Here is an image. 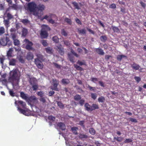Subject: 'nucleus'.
<instances>
[{"label": "nucleus", "mask_w": 146, "mask_h": 146, "mask_svg": "<svg viewBox=\"0 0 146 146\" xmlns=\"http://www.w3.org/2000/svg\"><path fill=\"white\" fill-rule=\"evenodd\" d=\"M27 8L31 12L33 13V14L35 15H37L38 13H36V9L37 5L35 2H31L29 3L27 5Z\"/></svg>", "instance_id": "nucleus-1"}, {"label": "nucleus", "mask_w": 146, "mask_h": 146, "mask_svg": "<svg viewBox=\"0 0 146 146\" xmlns=\"http://www.w3.org/2000/svg\"><path fill=\"white\" fill-rule=\"evenodd\" d=\"M50 28L48 26L44 25L42 27L40 33V36L42 38H46L48 36L47 31H50Z\"/></svg>", "instance_id": "nucleus-2"}, {"label": "nucleus", "mask_w": 146, "mask_h": 146, "mask_svg": "<svg viewBox=\"0 0 146 146\" xmlns=\"http://www.w3.org/2000/svg\"><path fill=\"white\" fill-rule=\"evenodd\" d=\"M24 41L26 44L25 47V49L29 50H34L33 47V43L32 42L30 41L28 39L26 38L24 40Z\"/></svg>", "instance_id": "nucleus-3"}, {"label": "nucleus", "mask_w": 146, "mask_h": 146, "mask_svg": "<svg viewBox=\"0 0 146 146\" xmlns=\"http://www.w3.org/2000/svg\"><path fill=\"white\" fill-rule=\"evenodd\" d=\"M9 42H11L9 38L7 36L5 38H1L0 41V46H5L8 44L9 45L8 43Z\"/></svg>", "instance_id": "nucleus-4"}, {"label": "nucleus", "mask_w": 146, "mask_h": 146, "mask_svg": "<svg viewBox=\"0 0 146 146\" xmlns=\"http://www.w3.org/2000/svg\"><path fill=\"white\" fill-rule=\"evenodd\" d=\"M18 76L17 71L16 70H13L10 73V76L9 78L10 80L14 81L17 79Z\"/></svg>", "instance_id": "nucleus-5"}, {"label": "nucleus", "mask_w": 146, "mask_h": 146, "mask_svg": "<svg viewBox=\"0 0 146 146\" xmlns=\"http://www.w3.org/2000/svg\"><path fill=\"white\" fill-rule=\"evenodd\" d=\"M53 82V88L52 89L55 91H58V89L57 88V86L59 84V81L57 80L56 79H53L52 80Z\"/></svg>", "instance_id": "nucleus-6"}, {"label": "nucleus", "mask_w": 146, "mask_h": 146, "mask_svg": "<svg viewBox=\"0 0 146 146\" xmlns=\"http://www.w3.org/2000/svg\"><path fill=\"white\" fill-rule=\"evenodd\" d=\"M56 17V16L55 15L52 14H49L48 15H46L45 16H44V17H41L40 19V20L41 21H43L44 19H45L46 20L48 21V20L49 19H48V18H49V19L51 18L52 17Z\"/></svg>", "instance_id": "nucleus-7"}, {"label": "nucleus", "mask_w": 146, "mask_h": 146, "mask_svg": "<svg viewBox=\"0 0 146 146\" xmlns=\"http://www.w3.org/2000/svg\"><path fill=\"white\" fill-rule=\"evenodd\" d=\"M56 47L57 48V50L61 55H63L64 53V48L62 47V45L61 44L58 45Z\"/></svg>", "instance_id": "nucleus-8"}, {"label": "nucleus", "mask_w": 146, "mask_h": 146, "mask_svg": "<svg viewBox=\"0 0 146 146\" xmlns=\"http://www.w3.org/2000/svg\"><path fill=\"white\" fill-rule=\"evenodd\" d=\"M34 58V55L31 52H29L27 53L26 56V58L28 60H32Z\"/></svg>", "instance_id": "nucleus-9"}, {"label": "nucleus", "mask_w": 146, "mask_h": 146, "mask_svg": "<svg viewBox=\"0 0 146 146\" xmlns=\"http://www.w3.org/2000/svg\"><path fill=\"white\" fill-rule=\"evenodd\" d=\"M45 8V7L44 5L43 4H40L37 6H36V9L38 10L41 11H44Z\"/></svg>", "instance_id": "nucleus-10"}, {"label": "nucleus", "mask_w": 146, "mask_h": 146, "mask_svg": "<svg viewBox=\"0 0 146 146\" xmlns=\"http://www.w3.org/2000/svg\"><path fill=\"white\" fill-rule=\"evenodd\" d=\"M57 125L59 127L60 129L62 130H64L66 128V126L62 122L58 123Z\"/></svg>", "instance_id": "nucleus-11"}, {"label": "nucleus", "mask_w": 146, "mask_h": 146, "mask_svg": "<svg viewBox=\"0 0 146 146\" xmlns=\"http://www.w3.org/2000/svg\"><path fill=\"white\" fill-rule=\"evenodd\" d=\"M45 50L46 51V52L48 54H51L53 53L52 48L50 47H48L45 48Z\"/></svg>", "instance_id": "nucleus-12"}, {"label": "nucleus", "mask_w": 146, "mask_h": 146, "mask_svg": "<svg viewBox=\"0 0 146 146\" xmlns=\"http://www.w3.org/2000/svg\"><path fill=\"white\" fill-rule=\"evenodd\" d=\"M96 52L99 54L103 55L104 54V52L103 50L101 48H97L96 50Z\"/></svg>", "instance_id": "nucleus-13"}, {"label": "nucleus", "mask_w": 146, "mask_h": 146, "mask_svg": "<svg viewBox=\"0 0 146 146\" xmlns=\"http://www.w3.org/2000/svg\"><path fill=\"white\" fill-rule=\"evenodd\" d=\"M131 67L135 70H137L139 69L140 67V66L138 64L135 63H133V64L131 65Z\"/></svg>", "instance_id": "nucleus-14"}, {"label": "nucleus", "mask_w": 146, "mask_h": 146, "mask_svg": "<svg viewBox=\"0 0 146 146\" xmlns=\"http://www.w3.org/2000/svg\"><path fill=\"white\" fill-rule=\"evenodd\" d=\"M61 81L62 84L64 85H67L70 83L69 79L67 78L63 79Z\"/></svg>", "instance_id": "nucleus-15"}, {"label": "nucleus", "mask_w": 146, "mask_h": 146, "mask_svg": "<svg viewBox=\"0 0 146 146\" xmlns=\"http://www.w3.org/2000/svg\"><path fill=\"white\" fill-rule=\"evenodd\" d=\"M29 82L31 85H32L36 84L35 82L36 81V80L35 78L29 77Z\"/></svg>", "instance_id": "nucleus-16"}, {"label": "nucleus", "mask_w": 146, "mask_h": 146, "mask_svg": "<svg viewBox=\"0 0 146 146\" xmlns=\"http://www.w3.org/2000/svg\"><path fill=\"white\" fill-rule=\"evenodd\" d=\"M20 96L23 99L26 100H28V98L27 95L25 94L23 92H20Z\"/></svg>", "instance_id": "nucleus-17"}, {"label": "nucleus", "mask_w": 146, "mask_h": 146, "mask_svg": "<svg viewBox=\"0 0 146 146\" xmlns=\"http://www.w3.org/2000/svg\"><path fill=\"white\" fill-rule=\"evenodd\" d=\"M78 129V128L76 127H73L71 128V130L73 133L75 135H77L78 133L77 131Z\"/></svg>", "instance_id": "nucleus-18"}, {"label": "nucleus", "mask_w": 146, "mask_h": 146, "mask_svg": "<svg viewBox=\"0 0 146 146\" xmlns=\"http://www.w3.org/2000/svg\"><path fill=\"white\" fill-rule=\"evenodd\" d=\"M78 32L79 34H85L86 33V31L84 29H78Z\"/></svg>", "instance_id": "nucleus-19"}, {"label": "nucleus", "mask_w": 146, "mask_h": 146, "mask_svg": "<svg viewBox=\"0 0 146 146\" xmlns=\"http://www.w3.org/2000/svg\"><path fill=\"white\" fill-rule=\"evenodd\" d=\"M68 55L70 61L72 63L74 62V57L70 53H68Z\"/></svg>", "instance_id": "nucleus-20"}, {"label": "nucleus", "mask_w": 146, "mask_h": 146, "mask_svg": "<svg viewBox=\"0 0 146 146\" xmlns=\"http://www.w3.org/2000/svg\"><path fill=\"white\" fill-rule=\"evenodd\" d=\"M28 100L31 102L36 101L37 100V98L34 96H32L28 98Z\"/></svg>", "instance_id": "nucleus-21"}, {"label": "nucleus", "mask_w": 146, "mask_h": 146, "mask_svg": "<svg viewBox=\"0 0 146 146\" xmlns=\"http://www.w3.org/2000/svg\"><path fill=\"white\" fill-rule=\"evenodd\" d=\"M78 137L80 139H81L82 140L83 139H86L88 137L87 135L83 133L79 134Z\"/></svg>", "instance_id": "nucleus-22"}, {"label": "nucleus", "mask_w": 146, "mask_h": 146, "mask_svg": "<svg viewBox=\"0 0 146 146\" xmlns=\"http://www.w3.org/2000/svg\"><path fill=\"white\" fill-rule=\"evenodd\" d=\"M13 43L15 46H19L20 42L19 40L17 39H15L13 40Z\"/></svg>", "instance_id": "nucleus-23"}, {"label": "nucleus", "mask_w": 146, "mask_h": 146, "mask_svg": "<svg viewBox=\"0 0 146 146\" xmlns=\"http://www.w3.org/2000/svg\"><path fill=\"white\" fill-rule=\"evenodd\" d=\"M100 40L102 42H105L107 39V37L106 35L102 36L100 37Z\"/></svg>", "instance_id": "nucleus-24"}, {"label": "nucleus", "mask_w": 146, "mask_h": 146, "mask_svg": "<svg viewBox=\"0 0 146 146\" xmlns=\"http://www.w3.org/2000/svg\"><path fill=\"white\" fill-rule=\"evenodd\" d=\"M72 4L73 5L75 9L78 10L80 9V7L78 5V3L74 1L72 2Z\"/></svg>", "instance_id": "nucleus-25"}, {"label": "nucleus", "mask_w": 146, "mask_h": 146, "mask_svg": "<svg viewBox=\"0 0 146 146\" xmlns=\"http://www.w3.org/2000/svg\"><path fill=\"white\" fill-rule=\"evenodd\" d=\"M81 96L79 94H76L74 97V99L76 101H78L81 99Z\"/></svg>", "instance_id": "nucleus-26"}, {"label": "nucleus", "mask_w": 146, "mask_h": 146, "mask_svg": "<svg viewBox=\"0 0 146 146\" xmlns=\"http://www.w3.org/2000/svg\"><path fill=\"white\" fill-rule=\"evenodd\" d=\"M28 33V31L27 29L23 28L22 30V34L23 36H26Z\"/></svg>", "instance_id": "nucleus-27"}, {"label": "nucleus", "mask_w": 146, "mask_h": 146, "mask_svg": "<svg viewBox=\"0 0 146 146\" xmlns=\"http://www.w3.org/2000/svg\"><path fill=\"white\" fill-rule=\"evenodd\" d=\"M91 106L88 103H86L84 107L85 108L86 110L88 111H90V110H89L88 108L90 109Z\"/></svg>", "instance_id": "nucleus-28"}, {"label": "nucleus", "mask_w": 146, "mask_h": 146, "mask_svg": "<svg viewBox=\"0 0 146 146\" xmlns=\"http://www.w3.org/2000/svg\"><path fill=\"white\" fill-rule=\"evenodd\" d=\"M87 87L88 88L89 90L91 91H93V92H95L96 90V88L95 87H92L90 86L88 84L87 86Z\"/></svg>", "instance_id": "nucleus-29"}, {"label": "nucleus", "mask_w": 146, "mask_h": 146, "mask_svg": "<svg viewBox=\"0 0 146 146\" xmlns=\"http://www.w3.org/2000/svg\"><path fill=\"white\" fill-rule=\"evenodd\" d=\"M90 133L92 135H94L96 133V131L95 129L92 128H90L89 129Z\"/></svg>", "instance_id": "nucleus-30"}, {"label": "nucleus", "mask_w": 146, "mask_h": 146, "mask_svg": "<svg viewBox=\"0 0 146 146\" xmlns=\"http://www.w3.org/2000/svg\"><path fill=\"white\" fill-rule=\"evenodd\" d=\"M3 22L5 25L6 26V27H9V25L10 23L9 20L7 19L6 20H4Z\"/></svg>", "instance_id": "nucleus-31"}, {"label": "nucleus", "mask_w": 146, "mask_h": 146, "mask_svg": "<svg viewBox=\"0 0 146 146\" xmlns=\"http://www.w3.org/2000/svg\"><path fill=\"white\" fill-rule=\"evenodd\" d=\"M32 88L34 91H36L38 88V85L36 83L34 84H32Z\"/></svg>", "instance_id": "nucleus-32"}, {"label": "nucleus", "mask_w": 146, "mask_h": 146, "mask_svg": "<svg viewBox=\"0 0 146 146\" xmlns=\"http://www.w3.org/2000/svg\"><path fill=\"white\" fill-rule=\"evenodd\" d=\"M74 67L78 70L80 71H83L84 69L80 66H78L77 65H75Z\"/></svg>", "instance_id": "nucleus-33"}, {"label": "nucleus", "mask_w": 146, "mask_h": 146, "mask_svg": "<svg viewBox=\"0 0 146 146\" xmlns=\"http://www.w3.org/2000/svg\"><path fill=\"white\" fill-rule=\"evenodd\" d=\"M57 104L60 108H64V105L61 102H57Z\"/></svg>", "instance_id": "nucleus-34"}, {"label": "nucleus", "mask_w": 146, "mask_h": 146, "mask_svg": "<svg viewBox=\"0 0 146 146\" xmlns=\"http://www.w3.org/2000/svg\"><path fill=\"white\" fill-rule=\"evenodd\" d=\"M53 40L55 43H57L59 42V38L57 36H54L52 38Z\"/></svg>", "instance_id": "nucleus-35"}, {"label": "nucleus", "mask_w": 146, "mask_h": 146, "mask_svg": "<svg viewBox=\"0 0 146 146\" xmlns=\"http://www.w3.org/2000/svg\"><path fill=\"white\" fill-rule=\"evenodd\" d=\"M126 57V56L123 55H118L117 56V60L120 61L123 58Z\"/></svg>", "instance_id": "nucleus-36"}, {"label": "nucleus", "mask_w": 146, "mask_h": 146, "mask_svg": "<svg viewBox=\"0 0 146 146\" xmlns=\"http://www.w3.org/2000/svg\"><path fill=\"white\" fill-rule=\"evenodd\" d=\"M98 101L100 102H103L105 100V98L103 96H101L98 99Z\"/></svg>", "instance_id": "nucleus-37"}, {"label": "nucleus", "mask_w": 146, "mask_h": 146, "mask_svg": "<svg viewBox=\"0 0 146 146\" xmlns=\"http://www.w3.org/2000/svg\"><path fill=\"white\" fill-rule=\"evenodd\" d=\"M61 33L62 35L64 36H67L68 35V34L64 29L61 30Z\"/></svg>", "instance_id": "nucleus-38"}, {"label": "nucleus", "mask_w": 146, "mask_h": 146, "mask_svg": "<svg viewBox=\"0 0 146 146\" xmlns=\"http://www.w3.org/2000/svg\"><path fill=\"white\" fill-rule=\"evenodd\" d=\"M18 103L20 104L24 108L26 106V104L22 100H20L18 101Z\"/></svg>", "instance_id": "nucleus-39"}, {"label": "nucleus", "mask_w": 146, "mask_h": 146, "mask_svg": "<svg viewBox=\"0 0 146 146\" xmlns=\"http://www.w3.org/2000/svg\"><path fill=\"white\" fill-rule=\"evenodd\" d=\"M91 96L92 98L94 100H95L97 96L96 93H91Z\"/></svg>", "instance_id": "nucleus-40"}, {"label": "nucleus", "mask_w": 146, "mask_h": 146, "mask_svg": "<svg viewBox=\"0 0 146 146\" xmlns=\"http://www.w3.org/2000/svg\"><path fill=\"white\" fill-rule=\"evenodd\" d=\"M7 19L9 20L11 19L13 17V16L9 13L7 14Z\"/></svg>", "instance_id": "nucleus-41"}, {"label": "nucleus", "mask_w": 146, "mask_h": 146, "mask_svg": "<svg viewBox=\"0 0 146 146\" xmlns=\"http://www.w3.org/2000/svg\"><path fill=\"white\" fill-rule=\"evenodd\" d=\"M77 64L80 66L82 65H86V62L83 60V62H81L80 60H78L77 62Z\"/></svg>", "instance_id": "nucleus-42"}, {"label": "nucleus", "mask_w": 146, "mask_h": 146, "mask_svg": "<svg viewBox=\"0 0 146 146\" xmlns=\"http://www.w3.org/2000/svg\"><path fill=\"white\" fill-rule=\"evenodd\" d=\"M13 50L12 48H10L7 52V55L9 56H11Z\"/></svg>", "instance_id": "nucleus-43"}, {"label": "nucleus", "mask_w": 146, "mask_h": 146, "mask_svg": "<svg viewBox=\"0 0 146 146\" xmlns=\"http://www.w3.org/2000/svg\"><path fill=\"white\" fill-rule=\"evenodd\" d=\"M10 35L13 40L16 38V35L15 33H11Z\"/></svg>", "instance_id": "nucleus-44"}, {"label": "nucleus", "mask_w": 146, "mask_h": 146, "mask_svg": "<svg viewBox=\"0 0 146 146\" xmlns=\"http://www.w3.org/2000/svg\"><path fill=\"white\" fill-rule=\"evenodd\" d=\"M18 110L21 113L25 114L26 113V111L25 110L21 108H19V107L18 108Z\"/></svg>", "instance_id": "nucleus-45"}, {"label": "nucleus", "mask_w": 146, "mask_h": 146, "mask_svg": "<svg viewBox=\"0 0 146 146\" xmlns=\"http://www.w3.org/2000/svg\"><path fill=\"white\" fill-rule=\"evenodd\" d=\"M37 94L40 97H42L44 96V93L42 91H40L38 92Z\"/></svg>", "instance_id": "nucleus-46"}, {"label": "nucleus", "mask_w": 146, "mask_h": 146, "mask_svg": "<svg viewBox=\"0 0 146 146\" xmlns=\"http://www.w3.org/2000/svg\"><path fill=\"white\" fill-rule=\"evenodd\" d=\"M38 68L40 69H42L43 68V65L42 63V62H41V63H40L36 65Z\"/></svg>", "instance_id": "nucleus-47"}, {"label": "nucleus", "mask_w": 146, "mask_h": 146, "mask_svg": "<svg viewBox=\"0 0 146 146\" xmlns=\"http://www.w3.org/2000/svg\"><path fill=\"white\" fill-rule=\"evenodd\" d=\"M5 33V29L3 27H0V35L3 34Z\"/></svg>", "instance_id": "nucleus-48"}, {"label": "nucleus", "mask_w": 146, "mask_h": 146, "mask_svg": "<svg viewBox=\"0 0 146 146\" xmlns=\"http://www.w3.org/2000/svg\"><path fill=\"white\" fill-rule=\"evenodd\" d=\"M85 100L84 99H80L79 101V104L81 106H83L84 104Z\"/></svg>", "instance_id": "nucleus-49"}, {"label": "nucleus", "mask_w": 146, "mask_h": 146, "mask_svg": "<svg viewBox=\"0 0 146 146\" xmlns=\"http://www.w3.org/2000/svg\"><path fill=\"white\" fill-rule=\"evenodd\" d=\"M65 21L69 25H71L72 21H71V20L70 19H69L68 18H66L65 19Z\"/></svg>", "instance_id": "nucleus-50"}, {"label": "nucleus", "mask_w": 146, "mask_h": 146, "mask_svg": "<svg viewBox=\"0 0 146 146\" xmlns=\"http://www.w3.org/2000/svg\"><path fill=\"white\" fill-rule=\"evenodd\" d=\"M21 22L24 24H26L29 22V21L27 19H23L22 20Z\"/></svg>", "instance_id": "nucleus-51"}, {"label": "nucleus", "mask_w": 146, "mask_h": 146, "mask_svg": "<svg viewBox=\"0 0 146 146\" xmlns=\"http://www.w3.org/2000/svg\"><path fill=\"white\" fill-rule=\"evenodd\" d=\"M41 43L44 46H46L48 45L46 40H43L42 41Z\"/></svg>", "instance_id": "nucleus-52"}, {"label": "nucleus", "mask_w": 146, "mask_h": 146, "mask_svg": "<svg viewBox=\"0 0 146 146\" xmlns=\"http://www.w3.org/2000/svg\"><path fill=\"white\" fill-rule=\"evenodd\" d=\"M133 141V140L131 139H126L124 141V143H129Z\"/></svg>", "instance_id": "nucleus-53"}, {"label": "nucleus", "mask_w": 146, "mask_h": 146, "mask_svg": "<svg viewBox=\"0 0 146 146\" xmlns=\"http://www.w3.org/2000/svg\"><path fill=\"white\" fill-rule=\"evenodd\" d=\"M36 56L37 57V58L38 59H40L41 60H42L43 58V56L40 54H38L36 55Z\"/></svg>", "instance_id": "nucleus-54"}, {"label": "nucleus", "mask_w": 146, "mask_h": 146, "mask_svg": "<svg viewBox=\"0 0 146 146\" xmlns=\"http://www.w3.org/2000/svg\"><path fill=\"white\" fill-rule=\"evenodd\" d=\"M112 29L114 32H118L119 29L117 27H113Z\"/></svg>", "instance_id": "nucleus-55"}, {"label": "nucleus", "mask_w": 146, "mask_h": 146, "mask_svg": "<svg viewBox=\"0 0 146 146\" xmlns=\"http://www.w3.org/2000/svg\"><path fill=\"white\" fill-rule=\"evenodd\" d=\"M10 65L14 66L15 64V60L12 59L9 62Z\"/></svg>", "instance_id": "nucleus-56"}, {"label": "nucleus", "mask_w": 146, "mask_h": 146, "mask_svg": "<svg viewBox=\"0 0 146 146\" xmlns=\"http://www.w3.org/2000/svg\"><path fill=\"white\" fill-rule=\"evenodd\" d=\"M41 62L38 58H35V62L36 65L40 63H41Z\"/></svg>", "instance_id": "nucleus-57"}, {"label": "nucleus", "mask_w": 146, "mask_h": 146, "mask_svg": "<svg viewBox=\"0 0 146 146\" xmlns=\"http://www.w3.org/2000/svg\"><path fill=\"white\" fill-rule=\"evenodd\" d=\"M71 52L72 54H73L76 57H78L79 56V55L77 53H76V52H75L73 49H72L71 50Z\"/></svg>", "instance_id": "nucleus-58"}, {"label": "nucleus", "mask_w": 146, "mask_h": 146, "mask_svg": "<svg viewBox=\"0 0 146 146\" xmlns=\"http://www.w3.org/2000/svg\"><path fill=\"white\" fill-rule=\"evenodd\" d=\"M64 44L66 46H69L70 45V43L68 40H64L63 41Z\"/></svg>", "instance_id": "nucleus-59"}, {"label": "nucleus", "mask_w": 146, "mask_h": 146, "mask_svg": "<svg viewBox=\"0 0 146 146\" xmlns=\"http://www.w3.org/2000/svg\"><path fill=\"white\" fill-rule=\"evenodd\" d=\"M48 119L50 121H54L55 120V118L54 117L51 115L48 117Z\"/></svg>", "instance_id": "nucleus-60"}, {"label": "nucleus", "mask_w": 146, "mask_h": 146, "mask_svg": "<svg viewBox=\"0 0 146 146\" xmlns=\"http://www.w3.org/2000/svg\"><path fill=\"white\" fill-rule=\"evenodd\" d=\"M134 78L137 83H139L141 80V78L139 77L135 76Z\"/></svg>", "instance_id": "nucleus-61"}, {"label": "nucleus", "mask_w": 146, "mask_h": 146, "mask_svg": "<svg viewBox=\"0 0 146 146\" xmlns=\"http://www.w3.org/2000/svg\"><path fill=\"white\" fill-rule=\"evenodd\" d=\"M20 62L22 63H24L25 62V60L22 57H20L19 59Z\"/></svg>", "instance_id": "nucleus-62"}, {"label": "nucleus", "mask_w": 146, "mask_h": 146, "mask_svg": "<svg viewBox=\"0 0 146 146\" xmlns=\"http://www.w3.org/2000/svg\"><path fill=\"white\" fill-rule=\"evenodd\" d=\"M110 7L111 9H115L116 8V5L114 3H112L110 6Z\"/></svg>", "instance_id": "nucleus-63"}, {"label": "nucleus", "mask_w": 146, "mask_h": 146, "mask_svg": "<svg viewBox=\"0 0 146 146\" xmlns=\"http://www.w3.org/2000/svg\"><path fill=\"white\" fill-rule=\"evenodd\" d=\"M9 93L10 95L12 96L13 97L15 96L14 93L13 91L12 90L9 89Z\"/></svg>", "instance_id": "nucleus-64"}]
</instances>
